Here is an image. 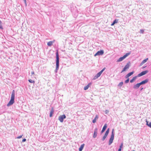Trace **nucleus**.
Returning a JSON list of instances; mask_svg holds the SVG:
<instances>
[{
	"mask_svg": "<svg viewBox=\"0 0 151 151\" xmlns=\"http://www.w3.org/2000/svg\"><path fill=\"white\" fill-rule=\"evenodd\" d=\"M15 95H11V99L7 105V106H9L12 105L14 102Z\"/></svg>",
	"mask_w": 151,
	"mask_h": 151,
	"instance_id": "f257e3e1",
	"label": "nucleus"
},
{
	"mask_svg": "<svg viewBox=\"0 0 151 151\" xmlns=\"http://www.w3.org/2000/svg\"><path fill=\"white\" fill-rule=\"evenodd\" d=\"M56 70H58L59 67V55L57 51L56 53Z\"/></svg>",
	"mask_w": 151,
	"mask_h": 151,
	"instance_id": "f03ea898",
	"label": "nucleus"
},
{
	"mask_svg": "<svg viewBox=\"0 0 151 151\" xmlns=\"http://www.w3.org/2000/svg\"><path fill=\"white\" fill-rule=\"evenodd\" d=\"M114 129H113L112 131L111 135L109 142V145H110L113 142L114 139Z\"/></svg>",
	"mask_w": 151,
	"mask_h": 151,
	"instance_id": "7ed1b4c3",
	"label": "nucleus"
},
{
	"mask_svg": "<svg viewBox=\"0 0 151 151\" xmlns=\"http://www.w3.org/2000/svg\"><path fill=\"white\" fill-rule=\"evenodd\" d=\"M130 53H131L130 52L127 53L126 54L124 55L123 57L120 58L117 60V62H119L122 61L126 58L127 56L129 55L130 54Z\"/></svg>",
	"mask_w": 151,
	"mask_h": 151,
	"instance_id": "20e7f679",
	"label": "nucleus"
},
{
	"mask_svg": "<svg viewBox=\"0 0 151 151\" xmlns=\"http://www.w3.org/2000/svg\"><path fill=\"white\" fill-rule=\"evenodd\" d=\"M66 117L65 115V114L60 115L58 118V120L61 122H62L63 121V119H65Z\"/></svg>",
	"mask_w": 151,
	"mask_h": 151,
	"instance_id": "39448f33",
	"label": "nucleus"
},
{
	"mask_svg": "<svg viewBox=\"0 0 151 151\" xmlns=\"http://www.w3.org/2000/svg\"><path fill=\"white\" fill-rule=\"evenodd\" d=\"M129 63H127V64L125 65L123 69V70L122 71L121 73H122L126 70H127L128 69L129 67Z\"/></svg>",
	"mask_w": 151,
	"mask_h": 151,
	"instance_id": "423d86ee",
	"label": "nucleus"
},
{
	"mask_svg": "<svg viewBox=\"0 0 151 151\" xmlns=\"http://www.w3.org/2000/svg\"><path fill=\"white\" fill-rule=\"evenodd\" d=\"M104 52L103 50H101L98 51L94 55V56H96L97 55H102L104 54Z\"/></svg>",
	"mask_w": 151,
	"mask_h": 151,
	"instance_id": "0eeeda50",
	"label": "nucleus"
},
{
	"mask_svg": "<svg viewBox=\"0 0 151 151\" xmlns=\"http://www.w3.org/2000/svg\"><path fill=\"white\" fill-rule=\"evenodd\" d=\"M148 72V70H145L142 71L137 76L138 77H140L144 75L147 73Z\"/></svg>",
	"mask_w": 151,
	"mask_h": 151,
	"instance_id": "6e6552de",
	"label": "nucleus"
},
{
	"mask_svg": "<svg viewBox=\"0 0 151 151\" xmlns=\"http://www.w3.org/2000/svg\"><path fill=\"white\" fill-rule=\"evenodd\" d=\"M97 128H95L93 134V138H95L96 137L97 134Z\"/></svg>",
	"mask_w": 151,
	"mask_h": 151,
	"instance_id": "1a4fd4ad",
	"label": "nucleus"
},
{
	"mask_svg": "<svg viewBox=\"0 0 151 151\" xmlns=\"http://www.w3.org/2000/svg\"><path fill=\"white\" fill-rule=\"evenodd\" d=\"M54 112V109L53 107H52L50 112V116L51 117L52 116V114Z\"/></svg>",
	"mask_w": 151,
	"mask_h": 151,
	"instance_id": "9d476101",
	"label": "nucleus"
},
{
	"mask_svg": "<svg viewBox=\"0 0 151 151\" xmlns=\"http://www.w3.org/2000/svg\"><path fill=\"white\" fill-rule=\"evenodd\" d=\"M106 127H107V124H105L104 125L103 128V129L101 131V133H103L105 131Z\"/></svg>",
	"mask_w": 151,
	"mask_h": 151,
	"instance_id": "9b49d317",
	"label": "nucleus"
},
{
	"mask_svg": "<svg viewBox=\"0 0 151 151\" xmlns=\"http://www.w3.org/2000/svg\"><path fill=\"white\" fill-rule=\"evenodd\" d=\"M91 83H89L86 86H85L84 87V90H87L89 87L91 86Z\"/></svg>",
	"mask_w": 151,
	"mask_h": 151,
	"instance_id": "f8f14e48",
	"label": "nucleus"
},
{
	"mask_svg": "<svg viewBox=\"0 0 151 151\" xmlns=\"http://www.w3.org/2000/svg\"><path fill=\"white\" fill-rule=\"evenodd\" d=\"M148 60V58H147L143 60L140 63V66L142 65L144 63H146Z\"/></svg>",
	"mask_w": 151,
	"mask_h": 151,
	"instance_id": "ddd939ff",
	"label": "nucleus"
},
{
	"mask_svg": "<svg viewBox=\"0 0 151 151\" xmlns=\"http://www.w3.org/2000/svg\"><path fill=\"white\" fill-rule=\"evenodd\" d=\"M98 116L97 115H96L94 119L93 120L92 122L93 123H94L96 122V120L98 119Z\"/></svg>",
	"mask_w": 151,
	"mask_h": 151,
	"instance_id": "4468645a",
	"label": "nucleus"
},
{
	"mask_svg": "<svg viewBox=\"0 0 151 151\" xmlns=\"http://www.w3.org/2000/svg\"><path fill=\"white\" fill-rule=\"evenodd\" d=\"M55 42V40H54L53 41H50L48 42L47 43V45L48 46H51L53 42Z\"/></svg>",
	"mask_w": 151,
	"mask_h": 151,
	"instance_id": "2eb2a0df",
	"label": "nucleus"
},
{
	"mask_svg": "<svg viewBox=\"0 0 151 151\" xmlns=\"http://www.w3.org/2000/svg\"><path fill=\"white\" fill-rule=\"evenodd\" d=\"M133 73H134V72H130V73H128L126 75V78H128V77H129L131 76L133 74Z\"/></svg>",
	"mask_w": 151,
	"mask_h": 151,
	"instance_id": "dca6fc26",
	"label": "nucleus"
},
{
	"mask_svg": "<svg viewBox=\"0 0 151 151\" xmlns=\"http://www.w3.org/2000/svg\"><path fill=\"white\" fill-rule=\"evenodd\" d=\"M148 81V79H146L145 80L141 82L140 83V84L141 85L143 84H145V83H147Z\"/></svg>",
	"mask_w": 151,
	"mask_h": 151,
	"instance_id": "f3484780",
	"label": "nucleus"
},
{
	"mask_svg": "<svg viewBox=\"0 0 151 151\" xmlns=\"http://www.w3.org/2000/svg\"><path fill=\"white\" fill-rule=\"evenodd\" d=\"M84 145L85 144H83L81 145L80 146V147L79 148V150L82 151Z\"/></svg>",
	"mask_w": 151,
	"mask_h": 151,
	"instance_id": "a211bd4d",
	"label": "nucleus"
},
{
	"mask_svg": "<svg viewBox=\"0 0 151 151\" xmlns=\"http://www.w3.org/2000/svg\"><path fill=\"white\" fill-rule=\"evenodd\" d=\"M141 85L140 83H137L134 86V88H138Z\"/></svg>",
	"mask_w": 151,
	"mask_h": 151,
	"instance_id": "6ab92c4d",
	"label": "nucleus"
},
{
	"mask_svg": "<svg viewBox=\"0 0 151 151\" xmlns=\"http://www.w3.org/2000/svg\"><path fill=\"white\" fill-rule=\"evenodd\" d=\"M118 20L117 19H115L114 21L111 24V26H113L114 25V24L116 23H117L118 22Z\"/></svg>",
	"mask_w": 151,
	"mask_h": 151,
	"instance_id": "aec40b11",
	"label": "nucleus"
},
{
	"mask_svg": "<svg viewBox=\"0 0 151 151\" xmlns=\"http://www.w3.org/2000/svg\"><path fill=\"white\" fill-rule=\"evenodd\" d=\"M137 77L134 76L130 80V82L131 83H132L136 78Z\"/></svg>",
	"mask_w": 151,
	"mask_h": 151,
	"instance_id": "412c9836",
	"label": "nucleus"
},
{
	"mask_svg": "<svg viewBox=\"0 0 151 151\" xmlns=\"http://www.w3.org/2000/svg\"><path fill=\"white\" fill-rule=\"evenodd\" d=\"M100 76V75L98 73H97L96 76H95L94 77V79H96L98 78Z\"/></svg>",
	"mask_w": 151,
	"mask_h": 151,
	"instance_id": "4be33fe9",
	"label": "nucleus"
},
{
	"mask_svg": "<svg viewBox=\"0 0 151 151\" xmlns=\"http://www.w3.org/2000/svg\"><path fill=\"white\" fill-rule=\"evenodd\" d=\"M105 68H104L101 70L100 72H99L98 73L101 76L102 72L104 71L105 70Z\"/></svg>",
	"mask_w": 151,
	"mask_h": 151,
	"instance_id": "5701e85b",
	"label": "nucleus"
},
{
	"mask_svg": "<svg viewBox=\"0 0 151 151\" xmlns=\"http://www.w3.org/2000/svg\"><path fill=\"white\" fill-rule=\"evenodd\" d=\"M147 125L151 128V122L148 123V122L147 121Z\"/></svg>",
	"mask_w": 151,
	"mask_h": 151,
	"instance_id": "b1692460",
	"label": "nucleus"
},
{
	"mask_svg": "<svg viewBox=\"0 0 151 151\" xmlns=\"http://www.w3.org/2000/svg\"><path fill=\"white\" fill-rule=\"evenodd\" d=\"M109 128H108L107 130L106 131V132L105 134L108 135L109 134Z\"/></svg>",
	"mask_w": 151,
	"mask_h": 151,
	"instance_id": "393cba45",
	"label": "nucleus"
},
{
	"mask_svg": "<svg viewBox=\"0 0 151 151\" xmlns=\"http://www.w3.org/2000/svg\"><path fill=\"white\" fill-rule=\"evenodd\" d=\"M107 135H106L104 134V136L103 137V138H102V140L104 141L105 139L107 137Z\"/></svg>",
	"mask_w": 151,
	"mask_h": 151,
	"instance_id": "a878e982",
	"label": "nucleus"
},
{
	"mask_svg": "<svg viewBox=\"0 0 151 151\" xmlns=\"http://www.w3.org/2000/svg\"><path fill=\"white\" fill-rule=\"evenodd\" d=\"M31 83H35V81L32 80L31 79H29L28 80Z\"/></svg>",
	"mask_w": 151,
	"mask_h": 151,
	"instance_id": "bb28decb",
	"label": "nucleus"
},
{
	"mask_svg": "<svg viewBox=\"0 0 151 151\" xmlns=\"http://www.w3.org/2000/svg\"><path fill=\"white\" fill-rule=\"evenodd\" d=\"M123 145V143H122L121 144V145H120V147H119V149H120L121 151V150H122L121 149Z\"/></svg>",
	"mask_w": 151,
	"mask_h": 151,
	"instance_id": "cd10ccee",
	"label": "nucleus"
},
{
	"mask_svg": "<svg viewBox=\"0 0 151 151\" xmlns=\"http://www.w3.org/2000/svg\"><path fill=\"white\" fill-rule=\"evenodd\" d=\"M123 82H121L119 83L118 85V86L119 87H121L123 85Z\"/></svg>",
	"mask_w": 151,
	"mask_h": 151,
	"instance_id": "c85d7f7f",
	"label": "nucleus"
},
{
	"mask_svg": "<svg viewBox=\"0 0 151 151\" xmlns=\"http://www.w3.org/2000/svg\"><path fill=\"white\" fill-rule=\"evenodd\" d=\"M0 29H3V27L1 24V22L0 20Z\"/></svg>",
	"mask_w": 151,
	"mask_h": 151,
	"instance_id": "c756f323",
	"label": "nucleus"
},
{
	"mask_svg": "<svg viewBox=\"0 0 151 151\" xmlns=\"http://www.w3.org/2000/svg\"><path fill=\"white\" fill-rule=\"evenodd\" d=\"M23 135H21L19 136H18V137H17V139L20 138L22 137Z\"/></svg>",
	"mask_w": 151,
	"mask_h": 151,
	"instance_id": "7c9ffc66",
	"label": "nucleus"
},
{
	"mask_svg": "<svg viewBox=\"0 0 151 151\" xmlns=\"http://www.w3.org/2000/svg\"><path fill=\"white\" fill-rule=\"evenodd\" d=\"M129 81V78H128L127 80H126L125 82L126 83H128Z\"/></svg>",
	"mask_w": 151,
	"mask_h": 151,
	"instance_id": "2f4dec72",
	"label": "nucleus"
},
{
	"mask_svg": "<svg viewBox=\"0 0 151 151\" xmlns=\"http://www.w3.org/2000/svg\"><path fill=\"white\" fill-rule=\"evenodd\" d=\"M140 31L141 33H143L144 32V30L143 29H141Z\"/></svg>",
	"mask_w": 151,
	"mask_h": 151,
	"instance_id": "473e14b6",
	"label": "nucleus"
},
{
	"mask_svg": "<svg viewBox=\"0 0 151 151\" xmlns=\"http://www.w3.org/2000/svg\"><path fill=\"white\" fill-rule=\"evenodd\" d=\"M26 139L25 138H24L22 139V142H25L26 141Z\"/></svg>",
	"mask_w": 151,
	"mask_h": 151,
	"instance_id": "72a5a7b5",
	"label": "nucleus"
},
{
	"mask_svg": "<svg viewBox=\"0 0 151 151\" xmlns=\"http://www.w3.org/2000/svg\"><path fill=\"white\" fill-rule=\"evenodd\" d=\"M105 113L106 114H107L109 112V111L107 110H106L105 111Z\"/></svg>",
	"mask_w": 151,
	"mask_h": 151,
	"instance_id": "f704fd0d",
	"label": "nucleus"
},
{
	"mask_svg": "<svg viewBox=\"0 0 151 151\" xmlns=\"http://www.w3.org/2000/svg\"><path fill=\"white\" fill-rule=\"evenodd\" d=\"M31 74H32V75H33V74H34V72H33H33H31Z\"/></svg>",
	"mask_w": 151,
	"mask_h": 151,
	"instance_id": "c9c22d12",
	"label": "nucleus"
},
{
	"mask_svg": "<svg viewBox=\"0 0 151 151\" xmlns=\"http://www.w3.org/2000/svg\"><path fill=\"white\" fill-rule=\"evenodd\" d=\"M24 2H25V3H26V0H24Z\"/></svg>",
	"mask_w": 151,
	"mask_h": 151,
	"instance_id": "e433bc0d",
	"label": "nucleus"
},
{
	"mask_svg": "<svg viewBox=\"0 0 151 151\" xmlns=\"http://www.w3.org/2000/svg\"><path fill=\"white\" fill-rule=\"evenodd\" d=\"M118 151H121L120 150V149H118Z\"/></svg>",
	"mask_w": 151,
	"mask_h": 151,
	"instance_id": "4c0bfd02",
	"label": "nucleus"
}]
</instances>
